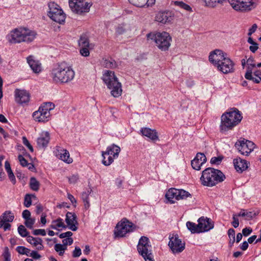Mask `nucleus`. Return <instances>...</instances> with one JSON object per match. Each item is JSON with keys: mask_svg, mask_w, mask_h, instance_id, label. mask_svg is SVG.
Masks as SVG:
<instances>
[{"mask_svg": "<svg viewBox=\"0 0 261 261\" xmlns=\"http://www.w3.org/2000/svg\"><path fill=\"white\" fill-rule=\"evenodd\" d=\"M51 77L56 83L66 84L71 82L75 72L68 63L63 61L56 64L51 71Z\"/></svg>", "mask_w": 261, "mask_h": 261, "instance_id": "f257e3e1", "label": "nucleus"}, {"mask_svg": "<svg viewBox=\"0 0 261 261\" xmlns=\"http://www.w3.org/2000/svg\"><path fill=\"white\" fill-rule=\"evenodd\" d=\"M242 118L241 112L237 108L231 109L229 111L224 113L221 118V132L232 129L241 122Z\"/></svg>", "mask_w": 261, "mask_h": 261, "instance_id": "f03ea898", "label": "nucleus"}, {"mask_svg": "<svg viewBox=\"0 0 261 261\" xmlns=\"http://www.w3.org/2000/svg\"><path fill=\"white\" fill-rule=\"evenodd\" d=\"M37 33L35 31L20 27L11 31L7 37L9 41L11 43H19L22 42L29 43L35 39Z\"/></svg>", "mask_w": 261, "mask_h": 261, "instance_id": "7ed1b4c3", "label": "nucleus"}, {"mask_svg": "<svg viewBox=\"0 0 261 261\" xmlns=\"http://www.w3.org/2000/svg\"><path fill=\"white\" fill-rule=\"evenodd\" d=\"M225 179V175L221 171L211 167L205 169L200 178L202 185L211 187L222 182Z\"/></svg>", "mask_w": 261, "mask_h": 261, "instance_id": "20e7f679", "label": "nucleus"}, {"mask_svg": "<svg viewBox=\"0 0 261 261\" xmlns=\"http://www.w3.org/2000/svg\"><path fill=\"white\" fill-rule=\"evenodd\" d=\"M102 79L107 87L111 90V93L112 96L114 97H118L121 95L122 93L121 84L118 82L114 71H105Z\"/></svg>", "mask_w": 261, "mask_h": 261, "instance_id": "39448f33", "label": "nucleus"}, {"mask_svg": "<svg viewBox=\"0 0 261 261\" xmlns=\"http://www.w3.org/2000/svg\"><path fill=\"white\" fill-rule=\"evenodd\" d=\"M146 37L148 40L154 41L158 47L164 51L168 50L172 41L170 34L166 32H150L146 35Z\"/></svg>", "mask_w": 261, "mask_h": 261, "instance_id": "423d86ee", "label": "nucleus"}, {"mask_svg": "<svg viewBox=\"0 0 261 261\" xmlns=\"http://www.w3.org/2000/svg\"><path fill=\"white\" fill-rule=\"evenodd\" d=\"M69 5L71 11L77 15H84L88 12L91 6L85 0H69Z\"/></svg>", "mask_w": 261, "mask_h": 261, "instance_id": "0eeeda50", "label": "nucleus"}, {"mask_svg": "<svg viewBox=\"0 0 261 261\" xmlns=\"http://www.w3.org/2000/svg\"><path fill=\"white\" fill-rule=\"evenodd\" d=\"M191 196V195L187 191L184 190H178L175 188L170 189L166 193L165 197L171 203H174L175 201L174 200H180L186 199L188 197Z\"/></svg>", "mask_w": 261, "mask_h": 261, "instance_id": "6e6552de", "label": "nucleus"}, {"mask_svg": "<svg viewBox=\"0 0 261 261\" xmlns=\"http://www.w3.org/2000/svg\"><path fill=\"white\" fill-rule=\"evenodd\" d=\"M168 246L173 254L180 253L185 249V243L182 242L177 234L169 237Z\"/></svg>", "mask_w": 261, "mask_h": 261, "instance_id": "1a4fd4ad", "label": "nucleus"}, {"mask_svg": "<svg viewBox=\"0 0 261 261\" xmlns=\"http://www.w3.org/2000/svg\"><path fill=\"white\" fill-rule=\"evenodd\" d=\"M235 146L242 154L248 155L253 150L255 145L253 142L243 139L237 142Z\"/></svg>", "mask_w": 261, "mask_h": 261, "instance_id": "9d476101", "label": "nucleus"}, {"mask_svg": "<svg viewBox=\"0 0 261 261\" xmlns=\"http://www.w3.org/2000/svg\"><path fill=\"white\" fill-rule=\"evenodd\" d=\"M133 223L126 219H124L120 223H118L116 227L114 234L117 237H123L127 233L132 231Z\"/></svg>", "mask_w": 261, "mask_h": 261, "instance_id": "9b49d317", "label": "nucleus"}, {"mask_svg": "<svg viewBox=\"0 0 261 261\" xmlns=\"http://www.w3.org/2000/svg\"><path fill=\"white\" fill-rule=\"evenodd\" d=\"M14 219V215L11 211H5L0 217V228L3 227L5 231L10 230L11 225L8 222H12Z\"/></svg>", "mask_w": 261, "mask_h": 261, "instance_id": "f8f14e48", "label": "nucleus"}, {"mask_svg": "<svg viewBox=\"0 0 261 261\" xmlns=\"http://www.w3.org/2000/svg\"><path fill=\"white\" fill-rule=\"evenodd\" d=\"M234 64L233 61L229 58L225 57L218 65H217V69L224 74L232 73L234 71Z\"/></svg>", "mask_w": 261, "mask_h": 261, "instance_id": "ddd939ff", "label": "nucleus"}, {"mask_svg": "<svg viewBox=\"0 0 261 261\" xmlns=\"http://www.w3.org/2000/svg\"><path fill=\"white\" fill-rule=\"evenodd\" d=\"M226 57V54L220 49H215L211 51L208 57L210 62L215 67L223 61Z\"/></svg>", "mask_w": 261, "mask_h": 261, "instance_id": "4468645a", "label": "nucleus"}, {"mask_svg": "<svg viewBox=\"0 0 261 261\" xmlns=\"http://www.w3.org/2000/svg\"><path fill=\"white\" fill-rule=\"evenodd\" d=\"M14 96L15 101L20 105L28 103L30 101V94L25 90L16 89Z\"/></svg>", "mask_w": 261, "mask_h": 261, "instance_id": "2eb2a0df", "label": "nucleus"}, {"mask_svg": "<svg viewBox=\"0 0 261 261\" xmlns=\"http://www.w3.org/2000/svg\"><path fill=\"white\" fill-rule=\"evenodd\" d=\"M34 119L39 122H45L48 121L50 118V113L44 110L40 107L38 111L33 113Z\"/></svg>", "mask_w": 261, "mask_h": 261, "instance_id": "dca6fc26", "label": "nucleus"}, {"mask_svg": "<svg viewBox=\"0 0 261 261\" xmlns=\"http://www.w3.org/2000/svg\"><path fill=\"white\" fill-rule=\"evenodd\" d=\"M137 250L139 253L143 257L145 261H154L151 245H144V246L138 247Z\"/></svg>", "mask_w": 261, "mask_h": 261, "instance_id": "f3484780", "label": "nucleus"}, {"mask_svg": "<svg viewBox=\"0 0 261 261\" xmlns=\"http://www.w3.org/2000/svg\"><path fill=\"white\" fill-rule=\"evenodd\" d=\"M47 5L48 7L47 16L65 15V14L61 7L55 2H49Z\"/></svg>", "mask_w": 261, "mask_h": 261, "instance_id": "a211bd4d", "label": "nucleus"}, {"mask_svg": "<svg viewBox=\"0 0 261 261\" xmlns=\"http://www.w3.org/2000/svg\"><path fill=\"white\" fill-rule=\"evenodd\" d=\"M65 222L69 229L73 231L77 230L78 222L77 216L75 213L68 212L66 215Z\"/></svg>", "mask_w": 261, "mask_h": 261, "instance_id": "6ab92c4d", "label": "nucleus"}, {"mask_svg": "<svg viewBox=\"0 0 261 261\" xmlns=\"http://www.w3.org/2000/svg\"><path fill=\"white\" fill-rule=\"evenodd\" d=\"M199 227L201 232L208 231L213 229L214 226L213 221L210 218L201 217L198 220Z\"/></svg>", "mask_w": 261, "mask_h": 261, "instance_id": "aec40b11", "label": "nucleus"}, {"mask_svg": "<svg viewBox=\"0 0 261 261\" xmlns=\"http://www.w3.org/2000/svg\"><path fill=\"white\" fill-rule=\"evenodd\" d=\"M206 162V158L203 153L198 152L195 158L191 161V166L196 170H200L201 167Z\"/></svg>", "mask_w": 261, "mask_h": 261, "instance_id": "412c9836", "label": "nucleus"}, {"mask_svg": "<svg viewBox=\"0 0 261 261\" xmlns=\"http://www.w3.org/2000/svg\"><path fill=\"white\" fill-rule=\"evenodd\" d=\"M50 140L49 133L48 132H42L37 140L38 147L40 149L46 148Z\"/></svg>", "mask_w": 261, "mask_h": 261, "instance_id": "4be33fe9", "label": "nucleus"}, {"mask_svg": "<svg viewBox=\"0 0 261 261\" xmlns=\"http://www.w3.org/2000/svg\"><path fill=\"white\" fill-rule=\"evenodd\" d=\"M234 168L237 172L242 173L248 167V163L245 160L241 158L234 159L233 161Z\"/></svg>", "mask_w": 261, "mask_h": 261, "instance_id": "5701e85b", "label": "nucleus"}, {"mask_svg": "<svg viewBox=\"0 0 261 261\" xmlns=\"http://www.w3.org/2000/svg\"><path fill=\"white\" fill-rule=\"evenodd\" d=\"M120 150V147L113 144L107 148L106 151L102 152V156L112 155L114 158H117Z\"/></svg>", "mask_w": 261, "mask_h": 261, "instance_id": "b1692460", "label": "nucleus"}, {"mask_svg": "<svg viewBox=\"0 0 261 261\" xmlns=\"http://www.w3.org/2000/svg\"><path fill=\"white\" fill-rule=\"evenodd\" d=\"M140 132L143 136H146L152 141L159 140L158 133L155 129L148 127L142 128Z\"/></svg>", "mask_w": 261, "mask_h": 261, "instance_id": "393cba45", "label": "nucleus"}, {"mask_svg": "<svg viewBox=\"0 0 261 261\" xmlns=\"http://www.w3.org/2000/svg\"><path fill=\"white\" fill-rule=\"evenodd\" d=\"M56 155L68 164L71 163L73 161L72 158L69 156V152L66 149L61 148L60 150H57L56 152Z\"/></svg>", "mask_w": 261, "mask_h": 261, "instance_id": "a878e982", "label": "nucleus"}, {"mask_svg": "<svg viewBox=\"0 0 261 261\" xmlns=\"http://www.w3.org/2000/svg\"><path fill=\"white\" fill-rule=\"evenodd\" d=\"M27 62L34 72L39 73L41 71V65L38 61L34 60L33 56L27 58Z\"/></svg>", "mask_w": 261, "mask_h": 261, "instance_id": "bb28decb", "label": "nucleus"}, {"mask_svg": "<svg viewBox=\"0 0 261 261\" xmlns=\"http://www.w3.org/2000/svg\"><path fill=\"white\" fill-rule=\"evenodd\" d=\"M244 6L245 7L247 6L248 8H240V10H238L239 11L241 12H246L251 10L253 8H255V4L254 2L252 1V0H241L240 3H239V6L241 7L242 6Z\"/></svg>", "mask_w": 261, "mask_h": 261, "instance_id": "cd10ccee", "label": "nucleus"}, {"mask_svg": "<svg viewBox=\"0 0 261 261\" xmlns=\"http://www.w3.org/2000/svg\"><path fill=\"white\" fill-rule=\"evenodd\" d=\"M92 192V189L89 188L86 191L82 193L81 198L84 203V207L86 210H88L90 207L89 195Z\"/></svg>", "mask_w": 261, "mask_h": 261, "instance_id": "c85d7f7f", "label": "nucleus"}, {"mask_svg": "<svg viewBox=\"0 0 261 261\" xmlns=\"http://www.w3.org/2000/svg\"><path fill=\"white\" fill-rule=\"evenodd\" d=\"M186 225L188 229L192 233H199L201 232V230H200L198 223V224H196L195 223L188 221L187 222Z\"/></svg>", "mask_w": 261, "mask_h": 261, "instance_id": "c756f323", "label": "nucleus"}, {"mask_svg": "<svg viewBox=\"0 0 261 261\" xmlns=\"http://www.w3.org/2000/svg\"><path fill=\"white\" fill-rule=\"evenodd\" d=\"M79 45L80 47H89V40L86 34L81 35L79 40Z\"/></svg>", "mask_w": 261, "mask_h": 261, "instance_id": "7c9ffc66", "label": "nucleus"}, {"mask_svg": "<svg viewBox=\"0 0 261 261\" xmlns=\"http://www.w3.org/2000/svg\"><path fill=\"white\" fill-rule=\"evenodd\" d=\"M52 223L50 225V228L54 229H58V227H62L63 228H66L67 227L63 222V220L60 218L53 221Z\"/></svg>", "mask_w": 261, "mask_h": 261, "instance_id": "2f4dec72", "label": "nucleus"}, {"mask_svg": "<svg viewBox=\"0 0 261 261\" xmlns=\"http://www.w3.org/2000/svg\"><path fill=\"white\" fill-rule=\"evenodd\" d=\"M207 7L214 8L219 4H222L226 0H203Z\"/></svg>", "mask_w": 261, "mask_h": 261, "instance_id": "473e14b6", "label": "nucleus"}, {"mask_svg": "<svg viewBox=\"0 0 261 261\" xmlns=\"http://www.w3.org/2000/svg\"><path fill=\"white\" fill-rule=\"evenodd\" d=\"M40 183L34 177H32L30 178V188L34 191H38L40 187Z\"/></svg>", "mask_w": 261, "mask_h": 261, "instance_id": "72a5a7b5", "label": "nucleus"}, {"mask_svg": "<svg viewBox=\"0 0 261 261\" xmlns=\"http://www.w3.org/2000/svg\"><path fill=\"white\" fill-rule=\"evenodd\" d=\"M103 65L106 68L113 69L117 67V63L114 59L110 58L104 60Z\"/></svg>", "mask_w": 261, "mask_h": 261, "instance_id": "f704fd0d", "label": "nucleus"}, {"mask_svg": "<svg viewBox=\"0 0 261 261\" xmlns=\"http://www.w3.org/2000/svg\"><path fill=\"white\" fill-rule=\"evenodd\" d=\"M173 17H156L155 21L162 25L164 24H169L172 23Z\"/></svg>", "mask_w": 261, "mask_h": 261, "instance_id": "c9c22d12", "label": "nucleus"}, {"mask_svg": "<svg viewBox=\"0 0 261 261\" xmlns=\"http://www.w3.org/2000/svg\"><path fill=\"white\" fill-rule=\"evenodd\" d=\"M227 234L229 238V246L231 247L236 241L235 230L233 228H230L228 230Z\"/></svg>", "mask_w": 261, "mask_h": 261, "instance_id": "e433bc0d", "label": "nucleus"}, {"mask_svg": "<svg viewBox=\"0 0 261 261\" xmlns=\"http://www.w3.org/2000/svg\"><path fill=\"white\" fill-rule=\"evenodd\" d=\"M175 6H178L181 9L189 12L192 11V9L189 5L184 3L183 2L175 1L174 2Z\"/></svg>", "mask_w": 261, "mask_h": 261, "instance_id": "4c0bfd02", "label": "nucleus"}, {"mask_svg": "<svg viewBox=\"0 0 261 261\" xmlns=\"http://www.w3.org/2000/svg\"><path fill=\"white\" fill-rule=\"evenodd\" d=\"M102 156L103 158L102 163L104 165L106 166L111 165L113 162L114 159H115L113 156H112L111 155H105Z\"/></svg>", "mask_w": 261, "mask_h": 261, "instance_id": "58836bf2", "label": "nucleus"}, {"mask_svg": "<svg viewBox=\"0 0 261 261\" xmlns=\"http://www.w3.org/2000/svg\"><path fill=\"white\" fill-rule=\"evenodd\" d=\"M241 0H228L232 7L236 11H238V10H240L241 8H245V7L244 6H242L241 7L240 6H239V3H240ZM248 8L247 6L246 7V8Z\"/></svg>", "mask_w": 261, "mask_h": 261, "instance_id": "ea45409f", "label": "nucleus"}, {"mask_svg": "<svg viewBox=\"0 0 261 261\" xmlns=\"http://www.w3.org/2000/svg\"><path fill=\"white\" fill-rule=\"evenodd\" d=\"M16 250L17 252L20 254H25L27 256L29 255L30 250L24 246H19L17 247Z\"/></svg>", "mask_w": 261, "mask_h": 261, "instance_id": "a19ab883", "label": "nucleus"}, {"mask_svg": "<svg viewBox=\"0 0 261 261\" xmlns=\"http://www.w3.org/2000/svg\"><path fill=\"white\" fill-rule=\"evenodd\" d=\"M18 232L22 237H26L29 234V232L23 225H20L18 227Z\"/></svg>", "mask_w": 261, "mask_h": 261, "instance_id": "79ce46f5", "label": "nucleus"}, {"mask_svg": "<svg viewBox=\"0 0 261 261\" xmlns=\"http://www.w3.org/2000/svg\"><path fill=\"white\" fill-rule=\"evenodd\" d=\"M67 249V247H64L62 244H56L55 245V250L59 252V254L60 256H62L65 250Z\"/></svg>", "mask_w": 261, "mask_h": 261, "instance_id": "37998d69", "label": "nucleus"}, {"mask_svg": "<svg viewBox=\"0 0 261 261\" xmlns=\"http://www.w3.org/2000/svg\"><path fill=\"white\" fill-rule=\"evenodd\" d=\"M35 197L34 195L27 194L25 195L23 204L27 207H29L32 204V199L31 197Z\"/></svg>", "mask_w": 261, "mask_h": 261, "instance_id": "c03bdc74", "label": "nucleus"}, {"mask_svg": "<svg viewBox=\"0 0 261 261\" xmlns=\"http://www.w3.org/2000/svg\"><path fill=\"white\" fill-rule=\"evenodd\" d=\"M253 75L256 77L253 76V79H251L254 83L259 84L261 81V71L259 70H255L253 73Z\"/></svg>", "mask_w": 261, "mask_h": 261, "instance_id": "a18cd8bd", "label": "nucleus"}, {"mask_svg": "<svg viewBox=\"0 0 261 261\" xmlns=\"http://www.w3.org/2000/svg\"><path fill=\"white\" fill-rule=\"evenodd\" d=\"M129 3L138 7H142L147 3V0H128Z\"/></svg>", "mask_w": 261, "mask_h": 261, "instance_id": "49530a36", "label": "nucleus"}, {"mask_svg": "<svg viewBox=\"0 0 261 261\" xmlns=\"http://www.w3.org/2000/svg\"><path fill=\"white\" fill-rule=\"evenodd\" d=\"M147 245H150L149 244V240L148 238L146 237L142 236L141 237L139 241V243L137 245V248L144 246V245L146 246Z\"/></svg>", "mask_w": 261, "mask_h": 261, "instance_id": "de8ad7c7", "label": "nucleus"}, {"mask_svg": "<svg viewBox=\"0 0 261 261\" xmlns=\"http://www.w3.org/2000/svg\"><path fill=\"white\" fill-rule=\"evenodd\" d=\"M55 105L50 102H45L40 106V107L43 108L44 110L48 111L49 113L51 110H53L55 108Z\"/></svg>", "mask_w": 261, "mask_h": 261, "instance_id": "09e8293b", "label": "nucleus"}, {"mask_svg": "<svg viewBox=\"0 0 261 261\" xmlns=\"http://www.w3.org/2000/svg\"><path fill=\"white\" fill-rule=\"evenodd\" d=\"M223 159V156L222 155H220L218 156H214L211 158L210 163L213 165H220L222 160Z\"/></svg>", "mask_w": 261, "mask_h": 261, "instance_id": "8fccbe9b", "label": "nucleus"}, {"mask_svg": "<svg viewBox=\"0 0 261 261\" xmlns=\"http://www.w3.org/2000/svg\"><path fill=\"white\" fill-rule=\"evenodd\" d=\"M254 67H252L250 65H248L247 68V71L245 74V77L247 80H251L253 79V76L252 74L253 72H252L253 68Z\"/></svg>", "mask_w": 261, "mask_h": 261, "instance_id": "3c124183", "label": "nucleus"}, {"mask_svg": "<svg viewBox=\"0 0 261 261\" xmlns=\"http://www.w3.org/2000/svg\"><path fill=\"white\" fill-rule=\"evenodd\" d=\"M3 256L4 258V261H10L11 260V254L9 252V250L8 247L4 248V252L3 253Z\"/></svg>", "mask_w": 261, "mask_h": 261, "instance_id": "603ef678", "label": "nucleus"}, {"mask_svg": "<svg viewBox=\"0 0 261 261\" xmlns=\"http://www.w3.org/2000/svg\"><path fill=\"white\" fill-rule=\"evenodd\" d=\"M35 222V218H30L28 219H25L24 224L28 228L32 229Z\"/></svg>", "mask_w": 261, "mask_h": 261, "instance_id": "864d4df0", "label": "nucleus"}, {"mask_svg": "<svg viewBox=\"0 0 261 261\" xmlns=\"http://www.w3.org/2000/svg\"><path fill=\"white\" fill-rule=\"evenodd\" d=\"M22 139L23 144L29 148L31 152H33L34 151L33 147L32 146V145L30 143L27 138L23 136Z\"/></svg>", "mask_w": 261, "mask_h": 261, "instance_id": "5fc2aeb1", "label": "nucleus"}, {"mask_svg": "<svg viewBox=\"0 0 261 261\" xmlns=\"http://www.w3.org/2000/svg\"><path fill=\"white\" fill-rule=\"evenodd\" d=\"M256 215L257 214L254 211L246 212V215L245 219L247 221L250 220L255 217Z\"/></svg>", "mask_w": 261, "mask_h": 261, "instance_id": "6e6d98bb", "label": "nucleus"}, {"mask_svg": "<svg viewBox=\"0 0 261 261\" xmlns=\"http://www.w3.org/2000/svg\"><path fill=\"white\" fill-rule=\"evenodd\" d=\"M20 165L23 167H27L28 165V161L21 154L18 156Z\"/></svg>", "mask_w": 261, "mask_h": 261, "instance_id": "4d7b16f0", "label": "nucleus"}, {"mask_svg": "<svg viewBox=\"0 0 261 261\" xmlns=\"http://www.w3.org/2000/svg\"><path fill=\"white\" fill-rule=\"evenodd\" d=\"M80 49L81 54L84 57H88L89 56L90 53L89 50V47H81Z\"/></svg>", "mask_w": 261, "mask_h": 261, "instance_id": "13d9d810", "label": "nucleus"}, {"mask_svg": "<svg viewBox=\"0 0 261 261\" xmlns=\"http://www.w3.org/2000/svg\"><path fill=\"white\" fill-rule=\"evenodd\" d=\"M32 233L35 236L41 235L45 236L46 235V231L43 229H34Z\"/></svg>", "mask_w": 261, "mask_h": 261, "instance_id": "bf43d9fd", "label": "nucleus"}, {"mask_svg": "<svg viewBox=\"0 0 261 261\" xmlns=\"http://www.w3.org/2000/svg\"><path fill=\"white\" fill-rule=\"evenodd\" d=\"M82 254L81 249L79 247H75L72 252V256L73 257H79Z\"/></svg>", "mask_w": 261, "mask_h": 261, "instance_id": "052dcab7", "label": "nucleus"}, {"mask_svg": "<svg viewBox=\"0 0 261 261\" xmlns=\"http://www.w3.org/2000/svg\"><path fill=\"white\" fill-rule=\"evenodd\" d=\"M233 221L231 222L232 225L234 228H237L239 225V219L237 217V214H233L232 216Z\"/></svg>", "mask_w": 261, "mask_h": 261, "instance_id": "680f3d73", "label": "nucleus"}, {"mask_svg": "<svg viewBox=\"0 0 261 261\" xmlns=\"http://www.w3.org/2000/svg\"><path fill=\"white\" fill-rule=\"evenodd\" d=\"M50 18L59 24H64L65 20V17H50Z\"/></svg>", "mask_w": 261, "mask_h": 261, "instance_id": "e2e57ef3", "label": "nucleus"}, {"mask_svg": "<svg viewBox=\"0 0 261 261\" xmlns=\"http://www.w3.org/2000/svg\"><path fill=\"white\" fill-rule=\"evenodd\" d=\"M9 176L10 180L13 183V184H15L16 183V179L15 176L12 172V170H11L7 172Z\"/></svg>", "mask_w": 261, "mask_h": 261, "instance_id": "0e129e2a", "label": "nucleus"}, {"mask_svg": "<svg viewBox=\"0 0 261 261\" xmlns=\"http://www.w3.org/2000/svg\"><path fill=\"white\" fill-rule=\"evenodd\" d=\"M29 256H31L35 259H38L41 257V255L37 251H32L31 253L30 252Z\"/></svg>", "mask_w": 261, "mask_h": 261, "instance_id": "69168bd1", "label": "nucleus"}, {"mask_svg": "<svg viewBox=\"0 0 261 261\" xmlns=\"http://www.w3.org/2000/svg\"><path fill=\"white\" fill-rule=\"evenodd\" d=\"M252 231L251 227H246L242 230V234L245 237L248 236Z\"/></svg>", "mask_w": 261, "mask_h": 261, "instance_id": "338daca9", "label": "nucleus"}, {"mask_svg": "<svg viewBox=\"0 0 261 261\" xmlns=\"http://www.w3.org/2000/svg\"><path fill=\"white\" fill-rule=\"evenodd\" d=\"M78 179L79 176L77 175H72L68 177V181L70 184L76 183Z\"/></svg>", "mask_w": 261, "mask_h": 261, "instance_id": "774afa93", "label": "nucleus"}]
</instances>
